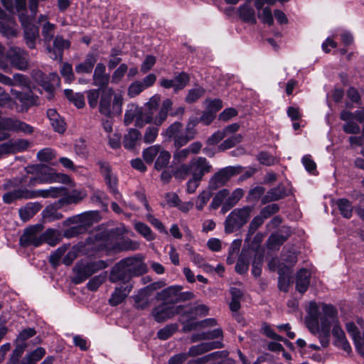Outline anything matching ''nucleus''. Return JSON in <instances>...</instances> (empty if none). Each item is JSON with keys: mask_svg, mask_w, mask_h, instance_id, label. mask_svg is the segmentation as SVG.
Returning <instances> with one entry per match:
<instances>
[{"mask_svg": "<svg viewBox=\"0 0 364 364\" xmlns=\"http://www.w3.org/2000/svg\"><path fill=\"white\" fill-rule=\"evenodd\" d=\"M186 307L182 311V317L188 316L190 319H196L198 316H204L208 314L209 308L205 304H200L195 307L184 305Z\"/></svg>", "mask_w": 364, "mask_h": 364, "instance_id": "nucleus-29", "label": "nucleus"}, {"mask_svg": "<svg viewBox=\"0 0 364 364\" xmlns=\"http://www.w3.org/2000/svg\"><path fill=\"white\" fill-rule=\"evenodd\" d=\"M6 58L12 67L25 71L28 67L29 55L26 50L19 47H11L6 52Z\"/></svg>", "mask_w": 364, "mask_h": 364, "instance_id": "nucleus-11", "label": "nucleus"}, {"mask_svg": "<svg viewBox=\"0 0 364 364\" xmlns=\"http://www.w3.org/2000/svg\"><path fill=\"white\" fill-rule=\"evenodd\" d=\"M55 25L46 21L43 24L42 26V35L44 37V40L46 42H50L55 33Z\"/></svg>", "mask_w": 364, "mask_h": 364, "instance_id": "nucleus-53", "label": "nucleus"}, {"mask_svg": "<svg viewBox=\"0 0 364 364\" xmlns=\"http://www.w3.org/2000/svg\"><path fill=\"white\" fill-rule=\"evenodd\" d=\"M97 164L100 168V172L104 177L105 181L110 192L114 196L116 199H119L121 195L117 187V178L112 173L111 166L108 162L103 161H99Z\"/></svg>", "mask_w": 364, "mask_h": 364, "instance_id": "nucleus-14", "label": "nucleus"}, {"mask_svg": "<svg viewBox=\"0 0 364 364\" xmlns=\"http://www.w3.org/2000/svg\"><path fill=\"white\" fill-rule=\"evenodd\" d=\"M0 33L7 38L16 37L18 31L15 21L12 18H9L7 22L0 21Z\"/></svg>", "mask_w": 364, "mask_h": 364, "instance_id": "nucleus-35", "label": "nucleus"}, {"mask_svg": "<svg viewBox=\"0 0 364 364\" xmlns=\"http://www.w3.org/2000/svg\"><path fill=\"white\" fill-rule=\"evenodd\" d=\"M85 191L73 190L70 193L66 192V195L60 200V202L66 204L77 203L86 197Z\"/></svg>", "mask_w": 364, "mask_h": 364, "instance_id": "nucleus-37", "label": "nucleus"}, {"mask_svg": "<svg viewBox=\"0 0 364 364\" xmlns=\"http://www.w3.org/2000/svg\"><path fill=\"white\" fill-rule=\"evenodd\" d=\"M160 151L161 146L159 145L151 146L143 151L144 159L147 164H151Z\"/></svg>", "mask_w": 364, "mask_h": 364, "instance_id": "nucleus-44", "label": "nucleus"}, {"mask_svg": "<svg viewBox=\"0 0 364 364\" xmlns=\"http://www.w3.org/2000/svg\"><path fill=\"white\" fill-rule=\"evenodd\" d=\"M161 135L166 141L173 142V146L175 149H181L188 142L185 136L183 125L180 122H174L165 129Z\"/></svg>", "mask_w": 364, "mask_h": 364, "instance_id": "nucleus-9", "label": "nucleus"}, {"mask_svg": "<svg viewBox=\"0 0 364 364\" xmlns=\"http://www.w3.org/2000/svg\"><path fill=\"white\" fill-rule=\"evenodd\" d=\"M192 177L202 180L203 176L211 171L212 166L205 157H198L191 162Z\"/></svg>", "mask_w": 364, "mask_h": 364, "instance_id": "nucleus-17", "label": "nucleus"}, {"mask_svg": "<svg viewBox=\"0 0 364 364\" xmlns=\"http://www.w3.org/2000/svg\"><path fill=\"white\" fill-rule=\"evenodd\" d=\"M142 118V112L138 107L132 105L124 114V123L126 126L129 125L136 119V124L139 120Z\"/></svg>", "mask_w": 364, "mask_h": 364, "instance_id": "nucleus-38", "label": "nucleus"}, {"mask_svg": "<svg viewBox=\"0 0 364 364\" xmlns=\"http://www.w3.org/2000/svg\"><path fill=\"white\" fill-rule=\"evenodd\" d=\"M27 176L16 178L9 181L5 185L4 188L9 189L13 188L14 190L5 193L2 199L6 204H10L16 200L32 199L38 197L43 198H58L66 195L67 188L63 186L50 187L48 189H41L36 191H30L23 184L26 183Z\"/></svg>", "mask_w": 364, "mask_h": 364, "instance_id": "nucleus-2", "label": "nucleus"}, {"mask_svg": "<svg viewBox=\"0 0 364 364\" xmlns=\"http://www.w3.org/2000/svg\"><path fill=\"white\" fill-rule=\"evenodd\" d=\"M97 61V58L93 53L87 55L86 58L83 63H81L75 66V71L78 74L90 73L93 67Z\"/></svg>", "mask_w": 364, "mask_h": 364, "instance_id": "nucleus-33", "label": "nucleus"}, {"mask_svg": "<svg viewBox=\"0 0 364 364\" xmlns=\"http://www.w3.org/2000/svg\"><path fill=\"white\" fill-rule=\"evenodd\" d=\"M109 280L112 283H119L118 285L121 286L134 285L132 277L122 259L111 269Z\"/></svg>", "mask_w": 364, "mask_h": 364, "instance_id": "nucleus-12", "label": "nucleus"}, {"mask_svg": "<svg viewBox=\"0 0 364 364\" xmlns=\"http://www.w3.org/2000/svg\"><path fill=\"white\" fill-rule=\"evenodd\" d=\"M70 46L69 41L63 39L61 36H56L53 41V48H48V52H53L54 56L52 57L53 59H57L58 58H62L63 50L65 48H68Z\"/></svg>", "mask_w": 364, "mask_h": 364, "instance_id": "nucleus-31", "label": "nucleus"}, {"mask_svg": "<svg viewBox=\"0 0 364 364\" xmlns=\"http://www.w3.org/2000/svg\"><path fill=\"white\" fill-rule=\"evenodd\" d=\"M12 147L13 154L21 152L26 150L28 146L29 142L26 139H19L17 140H10Z\"/></svg>", "mask_w": 364, "mask_h": 364, "instance_id": "nucleus-63", "label": "nucleus"}, {"mask_svg": "<svg viewBox=\"0 0 364 364\" xmlns=\"http://www.w3.org/2000/svg\"><path fill=\"white\" fill-rule=\"evenodd\" d=\"M264 1H255V7L258 11V18L264 23L269 26H272L274 19L272 11L269 7H264Z\"/></svg>", "mask_w": 364, "mask_h": 364, "instance_id": "nucleus-30", "label": "nucleus"}, {"mask_svg": "<svg viewBox=\"0 0 364 364\" xmlns=\"http://www.w3.org/2000/svg\"><path fill=\"white\" fill-rule=\"evenodd\" d=\"M60 74L65 78V82H71L75 79L71 64L65 63L60 69Z\"/></svg>", "mask_w": 364, "mask_h": 364, "instance_id": "nucleus-62", "label": "nucleus"}, {"mask_svg": "<svg viewBox=\"0 0 364 364\" xmlns=\"http://www.w3.org/2000/svg\"><path fill=\"white\" fill-rule=\"evenodd\" d=\"M242 169V167L240 166H228L220 169L210 178L208 188L211 191H215L223 186L232 176L240 173Z\"/></svg>", "mask_w": 364, "mask_h": 364, "instance_id": "nucleus-10", "label": "nucleus"}, {"mask_svg": "<svg viewBox=\"0 0 364 364\" xmlns=\"http://www.w3.org/2000/svg\"><path fill=\"white\" fill-rule=\"evenodd\" d=\"M165 286L166 283L164 281H159L153 282L146 287L139 289L136 294L132 296L134 308L136 310H144L147 309L151 304L149 297L155 291L160 289Z\"/></svg>", "mask_w": 364, "mask_h": 364, "instance_id": "nucleus-7", "label": "nucleus"}, {"mask_svg": "<svg viewBox=\"0 0 364 364\" xmlns=\"http://www.w3.org/2000/svg\"><path fill=\"white\" fill-rule=\"evenodd\" d=\"M177 330L176 324L167 325L160 329L157 333V336L161 340H166L169 338Z\"/></svg>", "mask_w": 364, "mask_h": 364, "instance_id": "nucleus-55", "label": "nucleus"}, {"mask_svg": "<svg viewBox=\"0 0 364 364\" xmlns=\"http://www.w3.org/2000/svg\"><path fill=\"white\" fill-rule=\"evenodd\" d=\"M43 220L46 223H50L63 218V215L58 212L55 206L49 205L42 213Z\"/></svg>", "mask_w": 364, "mask_h": 364, "instance_id": "nucleus-41", "label": "nucleus"}, {"mask_svg": "<svg viewBox=\"0 0 364 364\" xmlns=\"http://www.w3.org/2000/svg\"><path fill=\"white\" fill-rule=\"evenodd\" d=\"M311 273L306 269H301L296 276V289L301 294L305 293L310 284Z\"/></svg>", "mask_w": 364, "mask_h": 364, "instance_id": "nucleus-25", "label": "nucleus"}, {"mask_svg": "<svg viewBox=\"0 0 364 364\" xmlns=\"http://www.w3.org/2000/svg\"><path fill=\"white\" fill-rule=\"evenodd\" d=\"M212 196V193L208 191H203L198 196L196 201V208L198 210H202L206 203L208 202Z\"/></svg>", "mask_w": 364, "mask_h": 364, "instance_id": "nucleus-60", "label": "nucleus"}, {"mask_svg": "<svg viewBox=\"0 0 364 364\" xmlns=\"http://www.w3.org/2000/svg\"><path fill=\"white\" fill-rule=\"evenodd\" d=\"M264 255L262 253L256 252L252 262V272L255 277H259L262 272V267Z\"/></svg>", "mask_w": 364, "mask_h": 364, "instance_id": "nucleus-54", "label": "nucleus"}, {"mask_svg": "<svg viewBox=\"0 0 364 364\" xmlns=\"http://www.w3.org/2000/svg\"><path fill=\"white\" fill-rule=\"evenodd\" d=\"M240 18L248 23L255 24L257 19L254 9L250 4V1H246L238 9Z\"/></svg>", "mask_w": 364, "mask_h": 364, "instance_id": "nucleus-28", "label": "nucleus"}, {"mask_svg": "<svg viewBox=\"0 0 364 364\" xmlns=\"http://www.w3.org/2000/svg\"><path fill=\"white\" fill-rule=\"evenodd\" d=\"M186 308L183 305L175 306L161 301L152 308L150 314L157 323H164L178 314L182 317V311Z\"/></svg>", "mask_w": 364, "mask_h": 364, "instance_id": "nucleus-8", "label": "nucleus"}, {"mask_svg": "<svg viewBox=\"0 0 364 364\" xmlns=\"http://www.w3.org/2000/svg\"><path fill=\"white\" fill-rule=\"evenodd\" d=\"M47 117L55 132L63 134L66 129V123L55 109L47 111Z\"/></svg>", "mask_w": 364, "mask_h": 364, "instance_id": "nucleus-24", "label": "nucleus"}, {"mask_svg": "<svg viewBox=\"0 0 364 364\" xmlns=\"http://www.w3.org/2000/svg\"><path fill=\"white\" fill-rule=\"evenodd\" d=\"M4 6L11 13H16L23 29V36L27 46L36 48V41L39 37L38 27L33 23L31 18L26 14V1H2Z\"/></svg>", "mask_w": 364, "mask_h": 364, "instance_id": "nucleus-3", "label": "nucleus"}, {"mask_svg": "<svg viewBox=\"0 0 364 364\" xmlns=\"http://www.w3.org/2000/svg\"><path fill=\"white\" fill-rule=\"evenodd\" d=\"M252 210L253 207L250 205L232 210L224 222L225 233L234 232L244 227L250 220Z\"/></svg>", "mask_w": 364, "mask_h": 364, "instance_id": "nucleus-5", "label": "nucleus"}, {"mask_svg": "<svg viewBox=\"0 0 364 364\" xmlns=\"http://www.w3.org/2000/svg\"><path fill=\"white\" fill-rule=\"evenodd\" d=\"M190 80L189 75L185 73L181 72L173 78L175 85V92L183 89Z\"/></svg>", "mask_w": 364, "mask_h": 364, "instance_id": "nucleus-46", "label": "nucleus"}, {"mask_svg": "<svg viewBox=\"0 0 364 364\" xmlns=\"http://www.w3.org/2000/svg\"><path fill=\"white\" fill-rule=\"evenodd\" d=\"M43 226L41 224L31 226L24 230L23 234L20 237L19 243L22 247L34 246L38 247L42 244L41 232Z\"/></svg>", "mask_w": 364, "mask_h": 364, "instance_id": "nucleus-13", "label": "nucleus"}, {"mask_svg": "<svg viewBox=\"0 0 364 364\" xmlns=\"http://www.w3.org/2000/svg\"><path fill=\"white\" fill-rule=\"evenodd\" d=\"M230 195L228 189H223L219 191L213 197L210 203V208L213 209L218 208L223 203V200Z\"/></svg>", "mask_w": 364, "mask_h": 364, "instance_id": "nucleus-47", "label": "nucleus"}, {"mask_svg": "<svg viewBox=\"0 0 364 364\" xmlns=\"http://www.w3.org/2000/svg\"><path fill=\"white\" fill-rule=\"evenodd\" d=\"M159 130V129L157 126L148 127L144 134V141L146 144H151L154 142L158 136Z\"/></svg>", "mask_w": 364, "mask_h": 364, "instance_id": "nucleus-58", "label": "nucleus"}, {"mask_svg": "<svg viewBox=\"0 0 364 364\" xmlns=\"http://www.w3.org/2000/svg\"><path fill=\"white\" fill-rule=\"evenodd\" d=\"M42 208L39 203H28L24 207L19 209L21 219L26 222L33 218Z\"/></svg>", "mask_w": 364, "mask_h": 364, "instance_id": "nucleus-27", "label": "nucleus"}, {"mask_svg": "<svg viewBox=\"0 0 364 364\" xmlns=\"http://www.w3.org/2000/svg\"><path fill=\"white\" fill-rule=\"evenodd\" d=\"M242 136L241 134H235L231 137L225 139L223 142L219 146V149L221 151H225L229 149L236 144H239L242 141Z\"/></svg>", "mask_w": 364, "mask_h": 364, "instance_id": "nucleus-49", "label": "nucleus"}, {"mask_svg": "<svg viewBox=\"0 0 364 364\" xmlns=\"http://www.w3.org/2000/svg\"><path fill=\"white\" fill-rule=\"evenodd\" d=\"M307 313V328L318 336L322 347L326 348L330 343V329L337 317V310L331 304L311 301Z\"/></svg>", "mask_w": 364, "mask_h": 364, "instance_id": "nucleus-1", "label": "nucleus"}, {"mask_svg": "<svg viewBox=\"0 0 364 364\" xmlns=\"http://www.w3.org/2000/svg\"><path fill=\"white\" fill-rule=\"evenodd\" d=\"M251 252L250 250H242L235 265V271L237 273L242 274L247 272Z\"/></svg>", "mask_w": 364, "mask_h": 364, "instance_id": "nucleus-36", "label": "nucleus"}, {"mask_svg": "<svg viewBox=\"0 0 364 364\" xmlns=\"http://www.w3.org/2000/svg\"><path fill=\"white\" fill-rule=\"evenodd\" d=\"M264 192L265 188L263 186H257L249 191L247 200L250 202H256L259 199H262Z\"/></svg>", "mask_w": 364, "mask_h": 364, "instance_id": "nucleus-48", "label": "nucleus"}, {"mask_svg": "<svg viewBox=\"0 0 364 364\" xmlns=\"http://www.w3.org/2000/svg\"><path fill=\"white\" fill-rule=\"evenodd\" d=\"M55 157V153L51 148H45L37 154V158L41 161L48 162Z\"/></svg>", "mask_w": 364, "mask_h": 364, "instance_id": "nucleus-57", "label": "nucleus"}, {"mask_svg": "<svg viewBox=\"0 0 364 364\" xmlns=\"http://www.w3.org/2000/svg\"><path fill=\"white\" fill-rule=\"evenodd\" d=\"M11 92L17 100L27 106H31L36 102V97L31 91L22 92L11 90Z\"/></svg>", "mask_w": 364, "mask_h": 364, "instance_id": "nucleus-39", "label": "nucleus"}, {"mask_svg": "<svg viewBox=\"0 0 364 364\" xmlns=\"http://www.w3.org/2000/svg\"><path fill=\"white\" fill-rule=\"evenodd\" d=\"M171 154L168 151H161L155 161V168L158 171H160L164 168L166 167L167 165L169 164Z\"/></svg>", "mask_w": 364, "mask_h": 364, "instance_id": "nucleus-43", "label": "nucleus"}, {"mask_svg": "<svg viewBox=\"0 0 364 364\" xmlns=\"http://www.w3.org/2000/svg\"><path fill=\"white\" fill-rule=\"evenodd\" d=\"M141 138V134L139 131L136 129H129L124 135L122 144L126 149L133 150Z\"/></svg>", "mask_w": 364, "mask_h": 364, "instance_id": "nucleus-26", "label": "nucleus"}, {"mask_svg": "<svg viewBox=\"0 0 364 364\" xmlns=\"http://www.w3.org/2000/svg\"><path fill=\"white\" fill-rule=\"evenodd\" d=\"M145 90L143 82L136 80L132 82L128 87V95L134 97Z\"/></svg>", "mask_w": 364, "mask_h": 364, "instance_id": "nucleus-64", "label": "nucleus"}, {"mask_svg": "<svg viewBox=\"0 0 364 364\" xmlns=\"http://www.w3.org/2000/svg\"><path fill=\"white\" fill-rule=\"evenodd\" d=\"M33 79L41 86H42L46 91L51 92L53 86L48 80V77L39 70H33L31 72Z\"/></svg>", "mask_w": 364, "mask_h": 364, "instance_id": "nucleus-34", "label": "nucleus"}, {"mask_svg": "<svg viewBox=\"0 0 364 364\" xmlns=\"http://www.w3.org/2000/svg\"><path fill=\"white\" fill-rule=\"evenodd\" d=\"M5 130L13 132L32 134L33 132V127L17 118L4 117L1 119V132Z\"/></svg>", "mask_w": 364, "mask_h": 364, "instance_id": "nucleus-15", "label": "nucleus"}, {"mask_svg": "<svg viewBox=\"0 0 364 364\" xmlns=\"http://www.w3.org/2000/svg\"><path fill=\"white\" fill-rule=\"evenodd\" d=\"M118 247L121 251L136 250L139 247V244L137 242L127 238L119 242L118 243Z\"/></svg>", "mask_w": 364, "mask_h": 364, "instance_id": "nucleus-61", "label": "nucleus"}, {"mask_svg": "<svg viewBox=\"0 0 364 364\" xmlns=\"http://www.w3.org/2000/svg\"><path fill=\"white\" fill-rule=\"evenodd\" d=\"M101 89H92L87 91V101L90 107L95 108L100 99Z\"/></svg>", "mask_w": 364, "mask_h": 364, "instance_id": "nucleus-56", "label": "nucleus"}, {"mask_svg": "<svg viewBox=\"0 0 364 364\" xmlns=\"http://www.w3.org/2000/svg\"><path fill=\"white\" fill-rule=\"evenodd\" d=\"M107 267V264L103 260L78 262L73 268L75 276L72 282L75 284H80L95 272L104 269Z\"/></svg>", "mask_w": 364, "mask_h": 364, "instance_id": "nucleus-6", "label": "nucleus"}, {"mask_svg": "<svg viewBox=\"0 0 364 364\" xmlns=\"http://www.w3.org/2000/svg\"><path fill=\"white\" fill-rule=\"evenodd\" d=\"M173 102L170 99L163 101L162 105L158 114L154 116L153 112L145 113L146 123H154L156 126H161L167 119L168 113L171 109Z\"/></svg>", "mask_w": 364, "mask_h": 364, "instance_id": "nucleus-16", "label": "nucleus"}, {"mask_svg": "<svg viewBox=\"0 0 364 364\" xmlns=\"http://www.w3.org/2000/svg\"><path fill=\"white\" fill-rule=\"evenodd\" d=\"M205 94V90L201 87H196L188 91V95L186 97V102L191 104L196 102Z\"/></svg>", "mask_w": 364, "mask_h": 364, "instance_id": "nucleus-51", "label": "nucleus"}, {"mask_svg": "<svg viewBox=\"0 0 364 364\" xmlns=\"http://www.w3.org/2000/svg\"><path fill=\"white\" fill-rule=\"evenodd\" d=\"M127 71V65L125 63L120 64L119 66L112 73L111 82L114 84H118L119 82H121Z\"/></svg>", "mask_w": 364, "mask_h": 364, "instance_id": "nucleus-52", "label": "nucleus"}, {"mask_svg": "<svg viewBox=\"0 0 364 364\" xmlns=\"http://www.w3.org/2000/svg\"><path fill=\"white\" fill-rule=\"evenodd\" d=\"M289 237V233L286 235H283L280 232L272 233L267 241V247L272 250H278Z\"/></svg>", "mask_w": 364, "mask_h": 364, "instance_id": "nucleus-32", "label": "nucleus"}, {"mask_svg": "<svg viewBox=\"0 0 364 364\" xmlns=\"http://www.w3.org/2000/svg\"><path fill=\"white\" fill-rule=\"evenodd\" d=\"M106 67L103 63H97L94 71L93 85L99 87L101 90L108 88L110 76L105 73Z\"/></svg>", "mask_w": 364, "mask_h": 364, "instance_id": "nucleus-20", "label": "nucleus"}, {"mask_svg": "<svg viewBox=\"0 0 364 364\" xmlns=\"http://www.w3.org/2000/svg\"><path fill=\"white\" fill-rule=\"evenodd\" d=\"M58 230L54 229H48L45 232H41L42 243L46 242L51 246L56 245L58 241Z\"/></svg>", "mask_w": 364, "mask_h": 364, "instance_id": "nucleus-45", "label": "nucleus"}, {"mask_svg": "<svg viewBox=\"0 0 364 364\" xmlns=\"http://www.w3.org/2000/svg\"><path fill=\"white\" fill-rule=\"evenodd\" d=\"M80 223L77 224L67 230L65 235L67 237H75L85 232L88 228L92 225V219L89 214L80 216Z\"/></svg>", "mask_w": 364, "mask_h": 364, "instance_id": "nucleus-19", "label": "nucleus"}, {"mask_svg": "<svg viewBox=\"0 0 364 364\" xmlns=\"http://www.w3.org/2000/svg\"><path fill=\"white\" fill-rule=\"evenodd\" d=\"M287 196V190L283 184H279L277 187L269 189L262 198V203L266 204L272 201L279 200Z\"/></svg>", "mask_w": 364, "mask_h": 364, "instance_id": "nucleus-23", "label": "nucleus"}, {"mask_svg": "<svg viewBox=\"0 0 364 364\" xmlns=\"http://www.w3.org/2000/svg\"><path fill=\"white\" fill-rule=\"evenodd\" d=\"M64 93L68 100L77 108H82L85 106V98L82 94L74 93L72 90L69 89L65 90Z\"/></svg>", "mask_w": 364, "mask_h": 364, "instance_id": "nucleus-42", "label": "nucleus"}, {"mask_svg": "<svg viewBox=\"0 0 364 364\" xmlns=\"http://www.w3.org/2000/svg\"><path fill=\"white\" fill-rule=\"evenodd\" d=\"M45 349L42 347H38L31 353L27 354L25 357L31 363V364H36L45 355Z\"/></svg>", "mask_w": 364, "mask_h": 364, "instance_id": "nucleus-59", "label": "nucleus"}, {"mask_svg": "<svg viewBox=\"0 0 364 364\" xmlns=\"http://www.w3.org/2000/svg\"><path fill=\"white\" fill-rule=\"evenodd\" d=\"M136 230L143 235L148 241L154 240L155 236L150 228L143 223H137L135 225Z\"/></svg>", "mask_w": 364, "mask_h": 364, "instance_id": "nucleus-50", "label": "nucleus"}, {"mask_svg": "<svg viewBox=\"0 0 364 364\" xmlns=\"http://www.w3.org/2000/svg\"><path fill=\"white\" fill-rule=\"evenodd\" d=\"M133 288L134 285H117L114 287L113 292L111 294L108 299V304L112 306H117L121 304L125 301Z\"/></svg>", "mask_w": 364, "mask_h": 364, "instance_id": "nucleus-18", "label": "nucleus"}, {"mask_svg": "<svg viewBox=\"0 0 364 364\" xmlns=\"http://www.w3.org/2000/svg\"><path fill=\"white\" fill-rule=\"evenodd\" d=\"M132 277L144 274L147 271L146 265L136 257H127L122 259Z\"/></svg>", "mask_w": 364, "mask_h": 364, "instance_id": "nucleus-21", "label": "nucleus"}, {"mask_svg": "<svg viewBox=\"0 0 364 364\" xmlns=\"http://www.w3.org/2000/svg\"><path fill=\"white\" fill-rule=\"evenodd\" d=\"M178 286H170L156 293V300L174 305L177 304Z\"/></svg>", "mask_w": 364, "mask_h": 364, "instance_id": "nucleus-22", "label": "nucleus"}, {"mask_svg": "<svg viewBox=\"0 0 364 364\" xmlns=\"http://www.w3.org/2000/svg\"><path fill=\"white\" fill-rule=\"evenodd\" d=\"M122 96L114 94L113 88L103 89L101 90L99 112L106 117H109L112 114H120L122 113Z\"/></svg>", "mask_w": 364, "mask_h": 364, "instance_id": "nucleus-4", "label": "nucleus"}, {"mask_svg": "<svg viewBox=\"0 0 364 364\" xmlns=\"http://www.w3.org/2000/svg\"><path fill=\"white\" fill-rule=\"evenodd\" d=\"M338 208L343 218H350L353 214L352 203L346 198L338 199L336 202Z\"/></svg>", "mask_w": 364, "mask_h": 364, "instance_id": "nucleus-40", "label": "nucleus"}]
</instances>
